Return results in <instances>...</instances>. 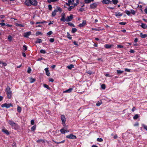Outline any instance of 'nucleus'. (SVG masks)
<instances>
[{"instance_id": "1", "label": "nucleus", "mask_w": 147, "mask_h": 147, "mask_svg": "<svg viewBox=\"0 0 147 147\" xmlns=\"http://www.w3.org/2000/svg\"><path fill=\"white\" fill-rule=\"evenodd\" d=\"M25 3L28 6H31V5L35 6L37 5L38 2L36 0H26Z\"/></svg>"}, {"instance_id": "2", "label": "nucleus", "mask_w": 147, "mask_h": 147, "mask_svg": "<svg viewBox=\"0 0 147 147\" xmlns=\"http://www.w3.org/2000/svg\"><path fill=\"white\" fill-rule=\"evenodd\" d=\"M5 92L7 94V98L9 99L11 98V97L12 92L9 86L7 87L5 90Z\"/></svg>"}, {"instance_id": "3", "label": "nucleus", "mask_w": 147, "mask_h": 147, "mask_svg": "<svg viewBox=\"0 0 147 147\" xmlns=\"http://www.w3.org/2000/svg\"><path fill=\"white\" fill-rule=\"evenodd\" d=\"M8 122L10 125L13 127H18V124L14 123L11 120L9 121Z\"/></svg>"}, {"instance_id": "4", "label": "nucleus", "mask_w": 147, "mask_h": 147, "mask_svg": "<svg viewBox=\"0 0 147 147\" xmlns=\"http://www.w3.org/2000/svg\"><path fill=\"white\" fill-rule=\"evenodd\" d=\"M66 137L67 138L71 139H75L77 138L76 136L72 134L68 135L66 136Z\"/></svg>"}, {"instance_id": "5", "label": "nucleus", "mask_w": 147, "mask_h": 147, "mask_svg": "<svg viewBox=\"0 0 147 147\" xmlns=\"http://www.w3.org/2000/svg\"><path fill=\"white\" fill-rule=\"evenodd\" d=\"M12 105L11 104L5 103L2 104L1 105L2 107H5L7 108H9L11 106H12Z\"/></svg>"}, {"instance_id": "6", "label": "nucleus", "mask_w": 147, "mask_h": 147, "mask_svg": "<svg viewBox=\"0 0 147 147\" xmlns=\"http://www.w3.org/2000/svg\"><path fill=\"white\" fill-rule=\"evenodd\" d=\"M73 18V15H71L69 16H67V19H65V21L68 22L71 21Z\"/></svg>"}, {"instance_id": "7", "label": "nucleus", "mask_w": 147, "mask_h": 147, "mask_svg": "<svg viewBox=\"0 0 147 147\" xmlns=\"http://www.w3.org/2000/svg\"><path fill=\"white\" fill-rule=\"evenodd\" d=\"M61 119L62 121V123L64 125L65 123L66 119L64 115H62L61 116Z\"/></svg>"}, {"instance_id": "8", "label": "nucleus", "mask_w": 147, "mask_h": 147, "mask_svg": "<svg viewBox=\"0 0 147 147\" xmlns=\"http://www.w3.org/2000/svg\"><path fill=\"white\" fill-rule=\"evenodd\" d=\"M61 18L60 19V20L61 21L65 22V15L64 13L63 12V13L61 15Z\"/></svg>"}, {"instance_id": "9", "label": "nucleus", "mask_w": 147, "mask_h": 147, "mask_svg": "<svg viewBox=\"0 0 147 147\" xmlns=\"http://www.w3.org/2000/svg\"><path fill=\"white\" fill-rule=\"evenodd\" d=\"M97 5L96 3H94L90 5V7L91 9H94L96 7Z\"/></svg>"}, {"instance_id": "10", "label": "nucleus", "mask_w": 147, "mask_h": 147, "mask_svg": "<svg viewBox=\"0 0 147 147\" xmlns=\"http://www.w3.org/2000/svg\"><path fill=\"white\" fill-rule=\"evenodd\" d=\"M102 3L105 4H111L112 3L111 1L109 0H103Z\"/></svg>"}, {"instance_id": "11", "label": "nucleus", "mask_w": 147, "mask_h": 147, "mask_svg": "<svg viewBox=\"0 0 147 147\" xmlns=\"http://www.w3.org/2000/svg\"><path fill=\"white\" fill-rule=\"evenodd\" d=\"M113 47V45H109V44H106L105 46V47L107 49H110L111 47Z\"/></svg>"}, {"instance_id": "12", "label": "nucleus", "mask_w": 147, "mask_h": 147, "mask_svg": "<svg viewBox=\"0 0 147 147\" xmlns=\"http://www.w3.org/2000/svg\"><path fill=\"white\" fill-rule=\"evenodd\" d=\"M31 32H27L25 33L24 34V36L25 37H28L29 35L31 34Z\"/></svg>"}, {"instance_id": "13", "label": "nucleus", "mask_w": 147, "mask_h": 147, "mask_svg": "<svg viewBox=\"0 0 147 147\" xmlns=\"http://www.w3.org/2000/svg\"><path fill=\"white\" fill-rule=\"evenodd\" d=\"M45 71H46V75L48 76H50V72L48 70V68H46L45 69Z\"/></svg>"}, {"instance_id": "14", "label": "nucleus", "mask_w": 147, "mask_h": 147, "mask_svg": "<svg viewBox=\"0 0 147 147\" xmlns=\"http://www.w3.org/2000/svg\"><path fill=\"white\" fill-rule=\"evenodd\" d=\"M86 20H83L82 23L80 24L79 25V26L81 27L84 26L86 24Z\"/></svg>"}, {"instance_id": "15", "label": "nucleus", "mask_w": 147, "mask_h": 147, "mask_svg": "<svg viewBox=\"0 0 147 147\" xmlns=\"http://www.w3.org/2000/svg\"><path fill=\"white\" fill-rule=\"evenodd\" d=\"M2 64V65H0V67H3V66H6L7 65V63L5 62L0 61V65Z\"/></svg>"}, {"instance_id": "16", "label": "nucleus", "mask_w": 147, "mask_h": 147, "mask_svg": "<svg viewBox=\"0 0 147 147\" xmlns=\"http://www.w3.org/2000/svg\"><path fill=\"white\" fill-rule=\"evenodd\" d=\"M2 131L7 135L9 134V132L6 129H2Z\"/></svg>"}, {"instance_id": "17", "label": "nucleus", "mask_w": 147, "mask_h": 147, "mask_svg": "<svg viewBox=\"0 0 147 147\" xmlns=\"http://www.w3.org/2000/svg\"><path fill=\"white\" fill-rule=\"evenodd\" d=\"M73 89L72 88H69L68 89L66 90L65 91H64L63 92L64 93H65V92L70 93L72 91Z\"/></svg>"}, {"instance_id": "18", "label": "nucleus", "mask_w": 147, "mask_h": 147, "mask_svg": "<svg viewBox=\"0 0 147 147\" xmlns=\"http://www.w3.org/2000/svg\"><path fill=\"white\" fill-rule=\"evenodd\" d=\"M60 131L62 134H65L66 132H68L69 131L65 130V129H60Z\"/></svg>"}, {"instance_id": "19", "label": "nucleus", "mask_w": 147, "mask_h": 147, "mask_svg": "<svg viewBox=\"0 0 147 147\" xmlns=\"http://www.w3.org/2000/svg\"><path fill=\"white\" fill-rule=\"evenodd\" d=\"M58 11V10L55 9L52 12V16L53 17H54L55 16L56 14V12Z\"/></svg>"}, {"instance_id": "20", "label": "nucleus", "mask_w": 147, "mask_h": 147, "mask_svg": "<svg viewBox=\"0 0 147 147\" xmlns=\"http://www.w3.org/2000/svg\"><path fill=\"white\" fill-rule=\"evenodd\" d=\"M140 36L142 38H145L147 37V34H143L142 33H140Z\"/></svg>"}, {"instance_id": "21", "label": "nucleus", "mask_w": 147, "mask_h": 147, "mask_svg": "<svg viewBox=\"0 0 147 147\" xmlns=\"http://www.w3.org/2000/svg\"><path fill=\"white\" fill-rule=\"evenodd\" d=\"M36 142L38 143H44L45 142V140L42 139H39L36 141Z\"/></svg>"}, {"instance_id": "22", "label": "nucleus", "mask_w": 147, "mask_h": 147, "mask_svg": "<svg viewBox=\"0 0 147 147\" xmlns=\"http://www.w3.org/2000/svg\"><path fill=\"white\" fill-rule=\"evenodd\" d=\"M52 141L55 142V143L57 144H61V143H63L65 142V140H64L63 141H62L61 142H57L56 141H55L53 140H52Z\"/></svg>"}, {"instance_id": "23", "label": "nucleus", "mask_w": 147, "mask_h": 147, "mask_svg": "<svg viewBox=\"0 0 147 147\" xmlns=\"http://www.w3.org/2000/svg\"><path fill=\"white\" fill-rule=\"evenodd\" d=\"M37 40L35 42V43H40L42 42V40L41 39H39L38 38H37Z\"/></svg>"}, {"instance_id": "24", "label": "nucleus", "mask_w": 147, "mask_h": 147, "mask_svg": "<svg viewBox=\"0 0 147 147\" xmlns=\"http://www.w3.org/2000/svg\"><path fill=\"white\" fill-rule=\"evenodd\" d=\"M122 15V14L120 13V12H117L115 13V16L116 17L118 16H121Z\"/></svg>"}, {"instance_id": "25", "label": "nucleus", "mask_w": 147, "mask_h": 147, "mask_svg": "<svg viewBox=\"0 0 147 147\" xmlns=\"http://www.w3.org/2000/svg\"><path fill=\"white\" fill-rule=\"evenodd\" d=\"M74 66L73 64H71L67 66V67L69 69H72V68H74Z\"/></svg>"}, {"instance_id": "26", "label": "nucleus", "mask_w": 147, "mask_h": 147, "mask_svg": "<svg viewBox=\"0 0 147 147\" xmlns=\"http://www.w3.org/2000/svg\"><path fill=\"white\" fill-rule=\"evenodd\" d=\"M94 0H85V3H89L92 1H93Z\"/></svg>"}, {"instance_id": "27", "label": "nucleus", "mask_w": 147, "mask_h": 147, "mask_svg": "<svg viewBox=\"0 0 147 147\" xmlns=\"http://www.w3.org/2000/svg\"><path fill=\"white\" fill-rule=\"evenodd\" d=\"M140 26L142 28L144 29H145L146 28H147L146 26V25L143 23H142Z\"/></svg>"}, {"instance_id": "28", "label": "nucleus", "mask_w": 147, "mask_h": 147, "mask_svg": "<svg viewBox=\"0 0 147 147\" xmlns=\"http://www.w3.org/2000/svg\"><path fill=\"white\" fill-rule=\"evenodd\" d=\"M16 25L17 26L21 27H24V25L18 23H16Z\"/></svg>"}, {"instance_id": "29", "label": "nucleus", "mask_w": 147, "mask_h": 147, "mask_svg": "<svg viewBox=\"0 0 147 147\" xmlns=\"http://www.w3.org/2000/svg\"><path fill=\"white\" fill-rule=\"evenodd\" d=\"M92 30H96V31H100L101 30V29L99 28H92Z\"/></svg>"}, {"instance_id": "30", "label": "nucleus", "mask_w": 147, "mask_h": 147, "mask_svg": "<svg viewBox=\"0 0 147 147\" xmlns=\"http://www.w3.org/2000/svg\"><path fill=\"white\" fill-rule=\"evenodd\" d=\"M102 102L101 101H98L96 104V105L97 106H99L102 104Z\"/></svg>"}, {"instance_id": "31", "label": "nucleus", "mask_w": 147, "mask_h": 147, "mask_svg": "<svg viewBox=\"0 0 147 147\" xmlns=\"http://www.w3.org/2000/svg\"><path fill=\"white\" fill-rule=\"evenodd\" d=\"M67 38L69 39H71L72 37L71 36L70 34L68 32H67Z\"/></svg>"}, {"instance_id": "32", "label": "nucleus", "mask_w": 147, "mask_h": 147, "mask_svg": "<svg viewBox=\"0 0 147 147\" xmlns=\"http://www.w3.org/2000/svg\"><path fill=\"white\" fill-rule=\"evenodd\" d=\"M77 30L76 28H72L71 32L73 33H74L77 31Z\"/></svg>"}, {"instance_id": "33", "label": "nucleus", "mask_w": 147, "mask_h": 147, "mask_svg": "<svg viewBox=\"0 0 147 147\" xmlns=\"http://www.w3.org/2000/svg\"><path fill=\"white\" fill-rule=\"evenodd\" d=\"M35 81V79L34 78H31L30 82L31 83L34 82Z\"/></svg>"}, {"instance_id": "34", "label": "nucleus", "mask_w": 147, "mask_h": 147, "mask_svg": "<svg viewBox=\"0 0 147 147\" xmlns=\"http://www.w3.org/2000/svg\"><path fill=\"white\" fill-rule=\"evenodd\" d=\"M139 115L138 114H136L133 117L134 119H137L139 117Z\"/></svg>"}, {"instance_id": "35", "label": "nucleus", "mask_w": 147, "mask_h": 147, "mask_svg": "<svg viewBox=\"0 0 147 147\" xmlns=\"http://www.w3.org/2000/svg\"><path fill=\"white\" fill-rule=\"evenodd\" d=\"M57 10H58V11H60V12H61L62 11V9L60 7H57Z\"/></svg>"}, {"instance_id": "36", "label": "nucleus", "mask_w": 147, "mask_h": 147, "mask_svg": "<svg viewBox=\"0 0 147 147\" xmlns=\"http://www.w3.org/2000/svg\"><path fill=\"white\" fill-rule=\"evenodd\" d=\"M42 32H39V31H37V32H36V36H38L39 35H42Z\"/></svg>"}, {"instance_id": "37", "label": "nucleus", "mask_w": 147, "mask_h": 147, "mask_svg": "<svg viewBox=\"0 0 147 147\" xmlns=\"http://www.w3.org/2000/svg\"><path fill=\"white\" fill-rule=\"evenodd\" d=\"M113 3L115 5H116L118 3V0H112Z\"/></svg>"}, {"instance_id": "38", "label": "nucleus", "mask_w": 147, "mask_h": 147, "mask_svg": "<svg viewBox=\"0 0 147 147\" xmlns=\"http://www.w3.org/2000/svg\"><path fill=\"white\" fill-rule=\"evenodd\" d=\"M22 110V109L21 107H20L19 106H18L17 108V110L20 113Z\"/></svg>"}, {"instance_id": "39", "label": "nucleus", "mask_w": 147, "mask_h": 147, "mask_svg": "<svg viewBox=\"0 0 147 147\" xmlns=\"http://www.w3.org/2000/svg\"><path fill=\"white\" fill-rule=\"evenodd\" d=\"M97 140L98 142H102L103 141V139L101 138H98L97 139Z\"/></svg>"}, {"instance_id": "40", "label": "nucleus", "mask_w": 147, "mask_h": 147, "mask_svg": "<svg viewBox=\"0 0 147 147\" xmlns=\"http://www.w3.org/2000/svg\"><path fill=\"white\" fill-rule=\"evenodd\" d=\"M40 53L42 54H45L46 53L45 51L44 50L41 49L40 51Z\"/></svg>"}, {"instance_id": "41", "label": "nucleus", "mask_w": 147, "mask_h": 147, "mask_svg": "<svg viewBox=\"0 0 147 147\" xmlns=\"http://www.w3.org/2000/svg\"><path fill=\"white\" fill-rule=\"evenodd\" d=\"M44 86L45 88L48 89H49L50 88V87L48 86V85L47 84H44Z\"/></svg>"}, {"instance_id": "42", "label": "nucleus", "mask_w": 147, "mask_h": 147, "mask_svg": "<svg viewBox=\"0 0 147 147\" xmlns=\"http://www.w3.org/2000/svg\"><path fill=\"white\" fill-rule=\"evenodd\" d=\"M117 72L118 74H120L122 73L123 72V71L117 70Z\"/></svg>"}, {"instance_id": "43", "label": "nucleus", "mask_w": 147, "mask_h": 147, "mask_svg": "<svg viewBox=\"0 0 147 147\" xmlns=\"http://www.w3.org/2000/svg\"><path fill=\"white\" fill-rule=\"evenodd\" d=\"M57 0H48L47 2L50 3L51 2L56 1Z\"/></svg>"}, {"instance_id": "44", "label": "nucleus", "mask_w": 147, "mask_h": 147, "mask_svg": "<svg viewBox=\"0 0 147 147\" xmlns=\"http://www.w3.org/2000/svg\"><path fill=\"white\" fill-rule=\"evenodd\" d=\"M31 70H31V68L30 67H28V69L27 70V72L28 73L30 74V72L31 71Z\"/></svg>"}, {"instance_id": "45", "label": "nucleus", "mask_w": 147, "mask_h": 147, "mask_svg": "<svg viewBox=\"0 0 147 147\" xmlns=\"http://www.w3.org/2000/svg\"><path fill=\"white\" fill-rule=\"evenodd\" d=\"M101 88L102 89H105V84H102L101 85Z\"/></svg>"}, {"instance_id": "46", "label": "nucleus", "mask_w": 147, "mask_h": 147, "mask_svg": "<svg viewBox=\"0 0 147 147\" xmlns=\"http://www.w3.org/2000/svg\"><path fill=\"white\" fill-rule=\"evenodd\" d=\"M8 39L9 40L11 41L12 39V36L11 35H9L8 36Z\"/></svg>"}, {"instance_id": "47", "label": "nucleus", "mask_w": 147, "mask_h": 147, "mask_svg": "<svg viewBox=\"0 0 147 147\" xmlns=\"http://www.w3.org/2000/svg\"><path fill=\"white\" fill-rule=\"evenodd\" d=\"M67 24L69 26H72V27H74V24H72V23H71L70 22H68L67 23Z\"/></svg>"}, {"instance_id": "48", "label": "nucleus", "mask_w": 147, "mask_h": 147, "mask_svg": "<svg viewBox=\"0 0 147 147\" xmlns=\"http://www.w3.org/2000/svg\"><path fill=\"white\" fill-rule=\"evenodd\" d=\"M131 13L133 15H135V11L133 9H131Z\"/></svg>"}, {"instance_id": "49", "label": "nucleus", "mask_w": 147, "mask_h": 147, "mask_svg": "<svg viewBox=\"0 0 147 147\" xmlns=\"http://www.w3.org/2000/svg\"><path fill=\"white\" fill-rule=\"evenodd\" d=\"M53 34V32L51 31H50L48 33H47V34L48 35L50 36L52 34Z\"/></svg>"}, {"instance_id": "50", "label": "nucleus", "mask_w": 147, "mask_h": 147, "mask_svg": "<svg viewBox=\"0 0 147 147\" xmlns=\"http://www.w3.org/2000/svg\"><path fill=\"white\" fill-rule=\"evenodd\" d=\"M125 13L128 15H129L131 14L130 12L128 10L126 11Z\"/></svg>"}, {"instance_id": "51", "label": "nucleus", "mask_w": 147, "mask_h": 147, "mask_svg": "<svg viewBox=\"0 0 147 147\" xmlns=\"http://www.w3.org/2000/svg\"><path fill=\"white\" fill-rule=\"evenodd\" d=\"M44 23H46V22L45 21H44L43 22H38L36 23V24H43Z\"/></svg>"}, {"instance_id": "52", "label": "nucleus", "mask_w": 147, "mask_h": 147, "mask_svg": "<svg viewBox=\"0 0 147 147\" xmlns=\"http://www.w3.org/2000/svg\"><path fill=\"white\" fill-rule=\"evenodd\" d=\"M74 8V6H70L68 8V10L70 11L71 10V9Z\"/></svg>"}, {"instance_id": "53", "label": "nucleus", "mask_w": 147, "mask_h": 147, "mask_svg": "<svg viewBox=\"0 0 147 147\" xmlns=\"http://www.w3.org/2000/svg\"><path fill=\"white\" fill-rule=\"evenodd\" d=\"M23 49H24L25 51H26L27 50V47L25 45H24L23 46Z\"/></svg>"}, {"instance_id": "54", "label": "nucleus", "mask_w": 147, "mask_h": 147, "mask_svg": "<svg viewBox=\"0 0 147 147\" xmlns=\"http://www.w3.org/2000/svg\"><path fill=\"white\" fill-rule=\"evenodd\" d=\"M49 41L51 42H54V38H51L49 40Z\"/></svg>"}, {"instance_id": "55", "label": "nucleus", "mask_w": 147, "mask_h": 147, "mask_svg": "<svg viewBox=\"0 0 147 147\" xmlns=\"http://www.w3.org/2000/svg\"><path fill=\"white\" fill-rule=\"evenodd\" d=\"M31 123L32 125H33L34 123V119L32 120L31 121Z\"/></svg>"}, {"instance_id": "56", "label": "nucleus", "mask_w": 147, "mask_h": 147, "mask_svg": "<svg viewBox=\"0 0 147 147\" xmlns=\"http://www.w3.org/2000/svg\"><path fill=\"white\" fill-rule=\"evenodd\" d=\"M119 24L121 25H125L126 24V23L125 22H119Z\"/></svg>"}, {"instance_id": "57", "label": "nucleus", "mask_w": 147, "mask_h": 147, "mask_svg": "<svg viewBox=\"0 0 147 147\" xmlns=\"http://www.w3.org/2000/svg\"><path fill=\"white\" fill-rule=\"evenodd\" d=\"M117 47L118 48H123V47L122 45H117Z\"/></svg>"}, {"instance_id": "58", "label": "nucleus", "mask_w": 147, "mask_h": 147, "mask_svg": "<svg viewBox=\"0 0 147 147\" xmlns=\"http://www.w3.org/2000/svg\"><path fill=\"white\" fill-rule=\"evenodd\" d=\"M125 71H127L128 72H129L130 71V69L127 68H125Z\"/></svg>"}, {"instance_id": "59", "label": "nucleus", "mask_w": 147, "mask_h": 147, "mask_svg": "<svg viewBox=\"0 0 147 147\" xmlns=\"http://www.w3.org/2000/svg\"><path fill=\"white\" fill-rule=\"evenodd\" d=\"M142 126L144 128V129H147V126H146V125H145L144 124H143L142 125Z\"/></svg>"}, {"instance_id": "60", "label": "nucleus", "mask_w": 147, "mask_h": 147, "mask_svg": "<svg viewBox=\"0 0 147 147\" xmlns=\"http://www.w3.org/2000/svg\"><path fill=\"white\" fill-rule=\"evenodd\" d=\"M48 8H49V9L50 10H51V9H52V7L51 5H49Z\"/></svg>"}, {"instance_id": "61", "label": "nucleus", "mask_w": 147, "mask_h": 147, "mask_svg": "<svg viewBox=\"0 0 147 147\" xmlns=\"http://www.w3.org/2000/svg\"><path fill=\"white\" fill-rule=\"evenodd\" d=\"M12 147H16V144L15 143H13L12 145Z\"/></svg>"}, {"instance_id": "62", "label": "nucleus", "mask_w": 147, "mask_h": 147, "mask_svg": "<svg viewBox=\"0 0 147 147\" xmlns=\"http://www.w3.org/2000/svg\"><path fill=\"white\" fill-rule=\"evenodd\" d=\"M113 138L114 139H117V136L116 134H115L113 136Z\"/></svg>"}, {"instance_id": "63", "label": "nucleus", "mask_w": 147, "mask_h": 147, "mask_svg": "<svg viewBox=\"0 0 147 147\" xmlns=\"http://www.w3.org/2000/svg\"><path fill=\"white\" fill-rule=\"evenodd\" d=\"M0 25H1L2 26H3L5 25V24L4 23L1 22V23H0Z\"/></svg>"}, {"instance_id": "64", "label": "nucleus", "mask_w": 147, "mask_h": 147, "mask_svg": "<svg viewBox=\"0 0 147 147\" xmlns=\"http://www.w3.org/2000/svg\"><path fill=\"white\" fill-rule=\"evenodd\" d=\"M87 73L89 74L90 75H91L92 74V72L90 71H88L87 72Z\"/></svg>"}]
</instances>
